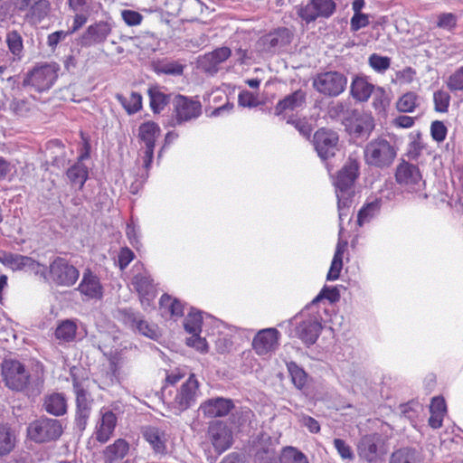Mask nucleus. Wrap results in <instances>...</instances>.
<instances>
[{"mask_svg":"<svg viewBox=\"0 0 463 463\" xmlns=\"http://www.w3.org/2000/svg\"><path fill=\"white\" fill-rule=\"evenodd\" d=\"M2 377L7 388L25 392L29 396L41 393L43 379L38 373H32L25 365L16 359H5L2 363Z\"/></svg>","mask_w":463,"mask_h":463,"instance_id":"1","label":"nucleus"},{"mask_svg":"<svg viewBox=\"0 0 463 463\" xmlns=\"http://www.w3.org/2000/svg\"><path fill=\"white\" fill-rule=\"evenodd\" d=\"M359 164L356 160L349 158L338 171L334 180L335 195L337 198L338 217L340 222L350 213V207L354 195V182L358 176Z\"/></svg>","mask_w":463,"mask_h":463,"instance_id":"2","label":"nucleus"},{"mask_svg":"<svg viewBox=\"0 0 463 463\" xmlns=\"http://www.w3.org/2000/svg\"><path fill=\"white\" fill-rule=\"evenodd\" d=\"M364 154L368 165L383 169L392 165L397 156V148L386 138L378 137L367 143Z\"/></svg>","mask_w":463,"mask_h":463,"instance_id":"3","label":"nucleus"},{"mask_svg":"<svg viewBox=\"0 0 463 463\" xmlns=\"http://www.w3.org/2000/svg\"><path fill=\"white\" fill-rule=\"evenodd\" d=\"M63 432L60 420L42 416L32 421L27 427L29 439L36 443L57 440Z\"/></svg>","mask_w":463,"mask_h":463,"instance_id":"4","label":"nucleus"},{"mask_svg":"<svg viewBox=\"0 0 463 463\" xmlns=\"http://www.w3.org/2000/svg\"><path fill=\"white\" fill-rule=\"evenodd\" d=\"M347 85V77L336 71L317 73L312 81L313 88L326 97H337L343 93Z\"/></svg>","mask_w":463,"mask_h":463,"instance_id":"5","label":"nucleus"},{"mask_svg":"<svg viewBox=\"0 0 463 463\" xmlns=\"http://www.w3.org/2000/svg\"><path fill=\"white\" fill-rule=\"evenodd\" d=\"M334 0H308L306 5L296 6L297 14L307 24L317 18H329L335 11Z\"/></svg>","mask_w":463,"mask_h":463,"instance_id":"6","label":"nucleus"},{"mask_svg":"<svg viewBox=\"0 0 463 463\" xmlns=\"http://www.w3.org/2000/svg\"><path fill=\"white\" fill-rule=\"evenodd\" d=\"M56 64H43L30 71L23 81L24 86H30L38 92L49 90L58 78Z\"/></svg>","mask_w":463,"mask_h":463,"instance_id":"7","label":"nucleus"},{"mask_svg":"<svg viewBox=\"0 0 463 463\" xmlns=\"http://www.w3.org/2000/svg\"><path fill=\"white\" fill-rule=\"evenodd\" d=\"M202 114V105L199 100L176 95L173 99V126L182 125L199 118Z\"/></svg>","mask_w":463,"mask_h":463,"instance_id":"8","label":"nucleus"},{"mask_svg":"<svg viewBox=\"0 0 463 463\" xmlns=\"http://www.w3.org/2000/svg\"><path fill=\"white\" fill-rule=\"evenodd\" d=\"M49 277L58 286L71 287L78 280L80 272L67 260L57 257L50 264Z\"/></svg>","mask_w":463,"mask_h":463,"instance_id":"9","label":"nucleus"},{"mask_svg":"<svg viewBox=\"0 0 463 463\" xmlns=\"http://www.w3.org/2000/svg\"><path fill=\"white\" fill-rule=\"evenodd\" d=\"M119 318L127 326L148 338L156 340L161 336L157 326L149 324L139 312L122 309L119 311Z\"/></svg>","mask_w":463,"mask_h":463,"instance_id":"10","label":"nucleus"},{"mask_svg":"<svg viewBox=\"0 0 463 463\" xmlns=\"http://www.w3.org/2000/svg\"><path fill=\"white\" fill-rule=\"evenodd\" d=\"M112 24L107 21H99L87 27L78 39L81 47H91L103 44L112 33Z\"/></svg>","mask_w":463,"mask_h":463,"instance_id":"11","label":"nucleus"},{"mask_svg":"<svg viewBox=\"0 0 463 463\" xmlns=\"http://www.w3.org/2000/svg\"><path fill=\"white\" fill-rule=\"evenodd\" d=\"M395 178L409 192H418L424 185L418 166L406 161L398 165Z\"/></svg>","mask_w":463,"mask_h":463,"instance_id":"12","label":"nucleus"},{"mask_svg":"<svg viewBox=\"0 0 463 463\" xmlns=\"http://www.w3.org/2000/svg\"><path fill=\"white\" fill-rule=\"evenodd\" d=\"M381 438L376 434L364 435L357 445L359 457L367 463H383L386 451L380 447Z\"/></svg>","mask_w":463,"mask_h":463,"instance_id":"13","label":"nucleus"},{"mask_svg":"<svg viewBox=\"0 0 463 463\" xmlns=\"http://www.w3.org/2000/svg\"><path fill=\"white\" fill-rule=\"evenodd\" d=\"M198 381L194 374H191L181 385L172 402L176 414L187 410L195 402L198 396Z\"/></svg>","mask_w":463,"mask_h":463,"instance_id":"14","label":"nucleus"},{"mask_svg":"<svg viewBox=\"0 0 463 463\" xmlns=\"http://www.w3.org/2000/svg\"><path fill=\"white\" fill-rule=\"evenodd\" d=\"M73 390L76 395V423L80 430H84L90 415L92 399L83 384L73 380Z\"/></svg>","mask_w":463,"mask_h":463,"instance_id":"15","label":"nucleus"},{"mask_svg":"<svg viewBox=\"0 0 463 463\" xmlns=\"http://www.w3.org/2000/svg\"><path fill=\"white\" fill-rule=\"evenodd\" d=\"M293 33L288 28H279L263 36L260 40L262 50L265 52L275 54L286 50L291 43Z\"/></svg>","mask_w":463,"mask_h":463,"instance_id":"16","label":"nucleus"},{"mask_svg":"<svg viewBox=\"0 0 463 463\" xmlns=\"http://www.w3.org/2000/svg\"><path fill=\"white\" fill-rule=\"evenodd\" d=\"M338 135L336 132L320 128L314 135V146L318 156L326 160L335 156L337 150Z\"/></svg>","mask_w":463,"mask_h":463,"instance_id":"17","label":"nucleus"},{"mask_svg":"<svg viewBox=\"0 0 463 463\" xmlns=\"http://www.w3.org/2000/svg\"><path fill=\"white\" fill-rule=\"evenodd\" d=\"M280 333L273 327L260 330L254 336L252 347L258 355H269L279 346Z\"/></svg>","mask_w":463,"mask_h":463,"instance_id":"18","label":"nucleus"},{"mask_svg":"<svg viewBox=\"0 0 463 463\" xmlns=\"http://www.w3.org/2000/svg\"><path fill=\"white\" fill-rule=\"evenodd\" d=\"M15 6L19 10L26 11L24 17L32 24L41 22L50 10L48 0H15Z\"/></svg>","mask_w":463,"mask_h":463,"instance_id":"19","label":"nucleus"},{"mask_svg":"<svg viewBox=\"0 0 463 463\" xmlns=\"http://www.w3.org/2000/svg\"><path fill=\"white\" fill-rule=\"evenodd\" d=\"M306 105L307 91L298 89L279 100L274 109L275 114L279 116L288 112H298L304 109Z\"/></svg>","mask_w":463,"mask_h":463,"instance_id":"20","label":"nucleus"},{"mask_svg":"<svg viewBox=\"0 0 463 463\" xmlns=\"http://www.w3.org/2000/svg\"><path fill=\"white\" fill-rule=\"evenodd\" d=\"M208 438L218 454L224 452L232 445V432L221 421L210 425Z\"/></svg>","mask_w":463,"mask_h":463,"instance_id":"21","label":"nucleus"},{"mask_svg":"<svg viewBox=\"0 0 463 463\" xmlns=\"http://www.w3.org/2000/svg\"><path fill=\"white\" fill-rule=\"evenodd\" d=\"M77 289L88 299L98 300L103 297V287L100 279L90 269L84 270Z\"/></svg>","mask_w":463,"mask_h":463,"instance_id":"22","label":"nucleus"},{"mask_svg":"<svg viewBox=\"0 0 463 463\" xmlns=\"http://www.w3.org/2000/svg\"><path fill=\"white\" fill-rule=\"evenodd\" d=\"M100 419L96 426V439L100 443L107 442L112 436L117 426L116 414L105 408L99 411Z\"/></svg>","mask_w":463,"mask_h":463,"instance_id":"23","label":"nucleus"},{"mask_svg":"<svg viewBox=\"0 0 463 463\" xmlns=\"http://www.w3.org/2000/svg\"><path fill=\"white\" fill-rule=\"evenodd\" d=\"M232 408V401L222 397L209 399L200 405V411L208 418L226 416Z\"/></svg>","mask_w":463,"mask_h":463,"instance_id":"24","label":"nucleus"},{"mask_svg":"<svg viewBox=\"0 0 463 463\" xmlns=\"http://www.w3.org/2000/svg\"><path fill=\"white\" fill-rule=\"evenodd\" d=\"M232 54V51L228 47L217 48L212 52L204 54L200 60L201 67L209 73H215L218 66L225 61Z\"/></svg>","mask_w":463,"mask_h":463,"instance_id":"25","label":"nucleus"},{"mask_svg":"<svg viewBox=\"0 0 463 463\" xmlns=\"http://www.w3.org/2000/svg\"><path fill=\"white\" fill-rule=\"evenodd\" d=\"M322 329L317 318L309 317L302 321L296 328L297 335L306 344L313 345L319 336Z\"/></svg>","mask_w":463,"mask_h":463,"instance_id":"26","label":"nucleus"},{"mask_svg":"<svg viewBox=\"0 0 463 463\" xmlns=\"http://www.w3.org/2000/svg\"><path fill=\"white\" fill-rule=\"evenodd\" d=\"M142 434L145 439L151 445L155 453L159 455L166 454L167 435L165 430L148 426L144 428Z\"/></svg>","mask_w":463,"mask_h":463,"instance_id":"27","label":"nucleus"},{"mask_svg":"<svg viewBox=\"0 0 463 463\" xmlns=\"http://www.w3.org/2000/svg\"><path fill=\"white\" fill-rule=\"evenodd\" d=\"M350 124V131L357 137H367L374 128L373 118L365 112L355 111Z\"/></svg>","mask_w":463,"mask_h":463,"instance_id":"28","label":"nucleus"},{"mask_svg":"<svg viewBox=\"0 0 463 463\" xmlns=\"http://www.w3.org/2000/svg\"><path fill=\"white\" fill-rule=\"evenodd\" d=\"M43 409L51 415L63 416L67 412V400L64 394L60 392L46 394L43 398Z\"/></svg>","mask_w":463,"mask_h":463,"instance_id":"29","label":"nucleus"},{"mask_svg":"<svg viewBox=\"0 0 463 463\" xmlns=\"http://www.w3.org/2000/svg\"><path fill=\"white\" fill-rule=\"evenodd\" d=\"M89 157L86 152L79 156L78 161L67 170V177L71 185H78L81 189L88 179V167L82 163V160Z\"/></svg>","mask_w":463,"mask_h":463,"instance_id":"30","label":"nucleus"},{"mask_svg":"<svg viewBox=\"0 0 463 463\" xmlns=\"http://www.w3.org/2000/svg\"><path fill=\"white\" fill-rule=\"evenodd\" d=\"M374 89V86L363 76H355L350 86L352 97L361 102L367 101Z\"/></svg>","mask_w":463,"mask_h":463,"instance_id":"31","label":"nucleus"},{"mask_svg":"<svg viewBox=\"0 0 463 463\" xmlns=\"http://www.w3.org/2000/svg\"><path fill=\"white\" fill-rule=\"evenodd\" d=\"M99 348L103 353L105 356L108 357L109 361V370L106 373L105 380L101 383L103 385L100 388L105 389L106 386H109L115 383L117 380V374L118 370L119 358L118 357L117 353H113L112 350H108L107 345H99Z\"/></svg>","mask_w":463,"mask_h":463,"instance_id":"32","label":"nucleus"},{"mask_svg":"<svg viewBox=\"0 0 463 463\" xmlns=\"http://www.w3.org/2000/svg\"><path fill=\"white\" fill-rule=\"evenodd\" d=\"M129 450V444L123 439H117L113 444L108 446L104 451L108 463L123 458Z\"/></svg>","mask_w":463,"mask_h":463,"instance_id":"33","label":"nucleus"},{"mask_svg":"<svg viewBox=\"0 0 463 463\" xmlns=\"http://www.w3.org/2000/svg\"><path fill=\"white\" fill-rule=\"evenodd\" d=\"M138 136L145 143L146 147L155 148L156 139L160 134V128L157 124L148 121L139 127Z\"/></svg>","mask_w":463,"mask_h":463,"instance_id":"34","label":"nucleus"},{"mask_svg":"<svg viewBox=\"0 0 463 463\" xmlns=\"http://www.w3.org/2000/svg\"><path fill=\"white\" fill-rule=\"evenodd\" d=\"M7 267L14 270H30L38 272L40 264L30 257L12 253Z\"/></svg>","mask_w":463,"mask_h":463,"instance_id":"35","label":"nucleus"},{"mask_svg":"<svg viewBox=\"0 0 463 463\" xmlns=\"http://www.w3.org/2000/svg\"><path fill=\"white\" fill-rule=\"evenodd\" d=\"M150 106L155 113H159L170 102L171 95L166 94L162 88L152 87L148 90Z\"/></svg>","mask_w":463,"mask_h":463,"instance_id":"36","label":"nucleus"},{"mask_svg":"<svg viewBox=\"0 0 463 463\" xmlns=\"http://www.w3.org/2000/svg\"><path fill=\"white\" fill-rule=\"evenodd\" d=\"M420 453L412 448H402L395 450L391 457L390 463H420Z\"/></svg>","mask_w":463,"mask_h":463,"instance_id":"37","label":"nucleus"},{"mask_svg":"<svg viewBox=\"0 0 463 463\" xmlns=\"http://www.w3.org/2000/svg\"><path fill=\"white\" fill-rule=\"evenodd\" d=\"M420 96L413 91H408L399 98L396 108L400 112L411 113L420 106Z\"/></svg>","mask_w":463,"mask_h":463,"instance_id":"38","label":"nucleus"},{"mask_svg":"<svg viewBox=\"0 0 463 463\" xmlns=\"http://www.w3.org/2000/svg\"><path fill=\"white\" fill-rule=\"evenodd\" d=\"M15 444V436L7 425H0V457L9 454Z\"/></svg>","mask_w":463,"mask_h":463,"instance_id":"39","label":"nucleus"},{"mask_svg":"<svg viewBox=\"0 0 463 463\" xmlns=\"http://www.w3.org/2000/svg\"><path fill=\"white\" fill-rule=\"evenodd\" d=\"M6 43L10 52L14 55V61H20L23 57V38L16 31L8 32L6 34Z\"/></svg>","mask_w":463,"mask_h":463,"instance_id":"40","label":"nucleus"},{"mask_svg":"<svg viewBox=\"0 0 463 463\" xmlns=\"http://www.w3.org/2000/svg\"><path fill=\"white\" fill-rule=\"evenodd\" d=\"M77 326L71 320L62 321L55 330L57 339L63 342H71L75 338Z\"/></svg>","mask_w":463,"mask_h":463,"instance_id":"41","label":"nucleus"},{"mask_svg":"<svg viewBox=\"0 0 463 463\" xmlns=\"http://www.w3.org/2000/svg\"><path fill=\"white\" fill-rule=\"evenodd\" d=\"M33 109V104L26 99L13 98L9 103V110L19 118H26Z\"/></svg>","mask_w":463,"mask_h":463,"instance_id":"42","label":"nucleus"},{"mask_svg":"<svg viewBox=\"0 0 463 463\" xmlns=\"http://www.w3.org/2000/svg\"><path fill=\"white\" fill-rule=\"evenodd\" d=\"M116 98L128 114L137 112L142 107V97L137 92H132L128 99L122 94H117Z\"/></svg>","mask_w":463,"mask_h":463,"instance_id":"43","label":"nucleus"},{"mask_svg":"<svg viewBox=\"0 0 463 463\" xmlns=\"http://www.w3.org/2000/svg\"><path fill=\"white\" fill-rule=\"evenodd\" d=\"M344 247H345V245L342 247L340 245V243L337 244L335 252L334 254L333 260L331 262L330 269L326 275L327 280H335L339 278L340 271L343 267Z\"/></svg>","mask_w":463,"mask_h":463,"instance_id":"44","label":"nucleus"},{"mask_svg":"<svg viewBox=\"0 0 463 463\" xmlns=\"http://www.w3.org/2000/svg\"><path fill=\"white\" fill-rule=\"evenodd\" d=\"M132 284L139 295H148L153 291V279L146 272L134 276Z\"/></svg>","mask_w":463,"mask_h":463,"instance_id":"45","label":"nucleus"},{"mask_svg":"<svg viewBox=\"0 0 463 463\" xmlns=\"http://www.w3.org/2000/svg\"><path fill=\"white\" fill-rule=\"evenodd\" d=\"M381 203L374 200L364 205L358 213L357 222L360 226L370 222L379 212Z\"/></svg>","mask_w":463,"mask_h":463,"instance_id":"46","label":"nucleus"},{"mask_svg":"<svg viewBox=\"0 0 463 463\" xmlns=\"http://www.w3.org/2000/svg\"><path fill=\"white\" fill-rule=\"evenodd\" d=\"M202 322L201 313L192 309L184 319V326L187 333L195 335L201 332Z\"/></svg>","mask_w":463,"mask_h":463,"instance_id":"47","label":"nucleus"},{"mask_svg":"<svg viewBox=\"0 0 463 463\" xmlns=\"http://www.w3.org/2000/svg\"><path fill=\"white\" fill-rule=\"evenodd\" d=\"M255 463H281V458L272 446L262 447L255 455Z\"/></svg>","mask_w":463,"mask_h":463,"instance_id":"48","label":"nucleus"},{"mask_svg":"<svg viewBox=\"0 0 463 463\" xmlns=\"http://www.w3.org/2000/svg\"><path fill=\"white\" fill-rule=\"evenodd\" d=\"M281 463H309L307 456L293 447H287L283 449Z\"/></svg>","mask_w":463,"mask_h":463,"instance_id":"49","label":"nucleus"},{"mask_svg":"<svg viewBox=\"0 0 463 463\" xmlns=\"http://www.w3.org/2000/svg\"><path fill=\"white\" fill-rule=\"evenodd\" d=\"M293 384L298 389H302L307 383V373L296 363L290 362L287 364Z\"/></svg>","mask_w":463,"mask_h":463,"instance_id":"50","label":"nucleus"},{"mask_svg":"<svg viewBox=\"0 0 463 463\" xmlns=\"http://www.w3.org/2000/svg\"><path fill=\"white\" fill-rule=\"evenodd\" d=\"M160 305L166 308L173 317H182L184 315V306L177 299H172L168 295H163L160 298Z\"/></svg>","mask_w":463,"mask_h":463,"instance_id":"51","label":"nucleus"},{"mask_svg":"<svg viewBox=\"0 0 463 463\" xmlns=\"http://www.w3.org/2000/svg\"><path fill=\"white\" fill-rule=\"evenodd\" d=\"M368 63L375 71L383 73L390 68L391 59L387 56L373 53L368 58Z\"/></svg>","mask_w":463,"mask_h":463,"instance_id":"52","label":"nucleus"},{"mask_svg":"<svg viewBox=\"0 0 463 463\" xmlns=\"http://www.w3.org/2000/svg\"><path fill=\"white\" fill-rule=\"evenodd\" d=\"M433 102L436 111L445 113L449 107L450 95L443 90H437L433 94Z\"/></svg>","mask_w":463,"mask_h":463,"instance_id":"53","label":"nucleus"},{"mask_svg":"<svg viewBox=\"0 0 463 463\" xmlns=\"http://www.w3.org/2000/svg\"><path fill=\"white\" fill-rule=\"evenodd\" d=\"M322 298L328 299L331 303H335L339 300L340 293L336 287H326L325 286L320 293L313 299L312 303L315 304Z\"/></svg>","mask_w":463,"mask_h":463,"instance_id":"54","label":"nucleus"},{"mask_svg":"<svg viewBox=\"0 0 463 463\" xmlns=\"http://www.w3.org/2000/svg\"><path fill=\"white\" fill-rule=\"evenodd\" d=\"M334 447L343 460H353L354 458L351 447L341 439H334Z\"/></svg>","mask_w":463,"mask_h":463,"instance_id":"55","label":"nucleus"},{"mask_svg":"<svg viewBox=\"0 0 463 463\" xmlns=\"http://www.w3.org/2000/svg\"><path fill=\"white\" fill-rule=\"evenodd\" d=\"M120 15L124 23L128 26L139 25L143 21V15L134 10L124 9L121 11Z\"/></svg>","mask_w":463,"mask_h":463,"instance_id":"56","label":"nucleus"},{"mask_svg":"<svg viewBox=\"0 0 463 463\" xmlns=\"http://www.w3.org/2000/svg\"><path fill=\"white\" fill-rule=\"evenodd\" d=\"M447 86L451 91L463 90V66L449 76Z\"/></svg>","mask_w":463,"mask_h":463,"instance_id":"57","label":"nucleus"},{"mask_svg":"<svg viewBox=\"0 0 463 463\" xmlns=\"http://www.w3.org/2000/svg\"><path fill=\"white\" fill-rule=\"evenodd\" d=\"M457 25V17L452 13H443L438 17L437 26L448 31H451Z\"/></svg>","mask_w":463,"mask_h":463,"instance_id":"58","label":"nucleus"},{"mask_svg":"<svg viewBox=\"0 0 463 463\" xmlns=\"http://www.w3.org/2000/svg\"><path fill=\"white\" fill-rule=\"evenodd\" d=\"M158 71L169 75H182L184 65L177 61H168L158 66Z\"/></svg>","mask_w":463,"mask_h":463,"instance_id":"59","label":"nucleus"},{"mask_svg":"<svg viewBox=\"0 0 463 463\" xmlns=\"http://www.w3.org/2000/svg\"><path fill=\"white\" fill-rule=\"evenodd\" d=\"M288 123L292 124L304 137H310L312 128L305 119L290 118L288 119Z\"/></svg>","mask_w":463,"mask_h":463,"instance_id":"60","label":"nucleus"},{"mask_svg":"<svg viewBox=\"0 0 463 463\" xmlns=\"http://www.w3.org/2000/svg\"><path fill=\"white\" fill-rule=\"evenodd\" d=\"M369 24V15L358 13L354 14L350 21V28L353 32H357L362 28L366 27Z\"/></svg>","mask_w":463,"mask_h":463,"instance_id":"61","label":"nucleus"},{"mask_svg":"<svg viewBox=\"0 0 463 463\" xmlns=\"http://www.w3.org/2000/svg\"><path fill=\"white\" fill-rule=\"evenodd\" d=\"M431 136L434 140L441 142L446 138L447 128L441 121H434L430 127Z\"/></svg>","mask_w":463,"mask_h":463,"instance_id":"62","label":"nucleus"},{"mask_svg":"<svg viewBox=\"0 0 463 463\" xmlns=\"http://www.w3.org/2000/svg\"><path fill=\"white\" fill-rule=\"evenodd\" d=\"M186 344L189 346L195 348L201 353H206L208 351V345L204 338L201 337L199 334L192 335L186 340Z\"/></svg>","mask_w":463,"mask_h":463,"instance_id":"63","label":"nucleus"},{"mask_svg":"<svg viewBox=\"0 0 463 463\" xmlns=\"http://www.w3.org/2000/svg\"><path fill=\"white\" fill-rule=\"evenodd\" d=\"M126 234L132 246L138 248L140 245L139 241V231L133 221L127 224Z\"/></svg>","mask_w":463,"mask_h":463,"instance_id":"64","label":"nucleus"}]
</instances>
